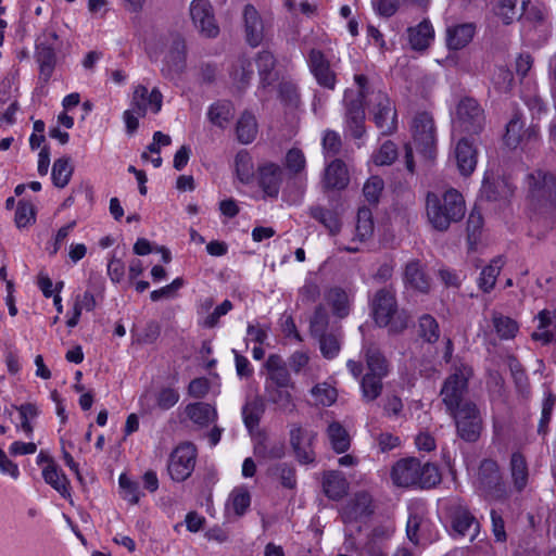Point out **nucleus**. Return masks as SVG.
I'll use <instances>...</instances> for the list:
<instances>
[{"instance_id": "obj_1", "label": "nucleus", "mask_w": 556, "mask_h": 556, "mask_svg": "<svg viewBox=\"0 0 556 556\" xmlns=\"http://www.w3.org/2000/svg\"><path fill=\"white\" fill-rule=\"evenodd\" d=\"M426 213L428 222L435 230L445 231L452 223H457L465 216L464 197L454 188L446 190L442 195L428 192Z\"/></svg>"}, {"instance_id": "obj_2", "label": "nucleus", "mask_w": 556, "mask_h": 556, "mask_svg": "<svg viewBox=\"0 0 556 556\" xmlns=\"http://www.w3.org/2000/svg\"><path fill=\"white\" fill-rule=\"evenodd\" d=\"M391 478L397 486L430 489L441 481L439 468L430 463L421 464L415 457L397 460L391 470Z\"/></svg>"}, {"instance_id": "obj_3", "label": "nucleus", "mask_w": 556, "mask_h": 556, "mask_svg": "<svg viewBox=\"0 0 556 556\" xmlns=\"http://www.w3.org/2000/svg\"><path fill=\"white\" fill-rule=\"evenodd\" d=\"M371 311L376 324L389 327L392 332H401L408 326L409 316L405 311H397L395 291L391 287L382 288L375 293Z\"/></svg>"}, {"instance_id": "obj_4", "label": "nucleus", "mask_w": 556, "mask_h": 556, "mask_svg": "<svg viewBox=\"0 0 556 556\" xmlns=\"http://www.w3.org/2000/svg\"><path fill=\"white\" fill-rule=\"evenodd\" d=\"M485 121L483 108L471 97L462 98L452 113L453 129L462 134H481L484 129Z\"/></svg>"}, {"instance_id": "obj_5", "label": "nucleus", "mask_w": 556, "mask_h": 556, "mask_svg": "<svg viewBox=\"0 0 556 556\" xmlns=\"http://www.w3.org/2000/svg\"><path fill=\"white\" fill-rule=\"evenodd\" d=\"M472 369L468 365L457 362L453 365L452 374L444 380L440 395L448 414L456 412L466 402L464 396L468 390V380Z\"/></svg>"}, {"instance_id": "obj_6", "label": "nucleus", "mask_w": 556, "mask_h": 556, "mask_svg": "<svg viewBox=\"0 0 556 556\" xmlns=\"http://www.w3.org/2000/svg\"><path fill=\"white\" fill-rule=\"evenodd\" d=\"M528 198L535 208L556 207V175L535 169L527 176Z\"/></svg>"}, {"instance_id": "obj_7", "label": "nucleus", "mask_w": 556, "mask_h": 556, "mask_svg": "<svg viewBox=\"0 0 556 556\" xmlns=\"http://www.w3.org/2000/svg\"><path fill=\"white\" fill-rule=\"evenodd\" d=\"M476 485L488 500L503 501L508 497V490L503 482L500 467L492 459L481 462L476 478Z\"/></svg>"}, {"instance_id": "obj_8", "label": "nucleus", "mask_w": 556, "mask_h": 556, "mask_svg": "<svg viewBox=\"0 0 556 556\" xmlns=\"http://www.w3.org/2000/svg\"><path fill=\"white\" fill-rule=\"evenodd\" d=\"M413 143L427 159H433L437 150V131L433 117L427 112L417 113L412 121Z\"/></svg>"}, {"instance_id": "obj_9", "label": "nucleus", "mask_w": 556, "mask_h": 556, "mask_svg": "<svg viewBox=\"0 0 556 556\" xmlns=\"http://www.w3.org/2000/svg\"><path fill=\"white\" fill-rule=\"evenodd\" d=\"M197 447L190 442L179 444L169 455L167 470L174 481L187 480L194 470Z\"/></svg>"}, {"instance_id": "obj_10", "label": "nucleus", "mask_w": 556, "mask_h": 556, "mask_svg": "<svg viewBox=\"0 0 556 556\" xmlns=\"http://www.w3.org/2000/svg\"><path fill=\"white\" fill-rule=\"evenodd\" d=\"M455 421L458 435L467 442H476L482 430L479 409L472 402H465L459 409L450 414Z\"/></svg>"}, {"instance_id": "obj_11", "label": "nucleus", "mask_w": 556, "mask_h": 556, "mask_svg": "<svg viewBox=\"0 0 556 556\" xmlns=\"http://www.w3.org/2000/svg\"><path fill=\"white\" fill-rule=\"evenodd\" d=\"M376 126L382 135H390L396 129L397 116L390 98L382 91L375 94V101L368 104Z\"/></svg>"}, {"instance_id": "obj_12", "label": "nucleus", "mask_w": 556, "mask_h": 556, "mask_svg": "<svg viewBox=\"0 0 556 556\" xmlns=\"http://www.w3.org/2000/svg\"><path fill=\"white\" fill-rule=\"evenodd\" d=\"M189 12L194 27L201 35L215 38L219 34V27L210 0H192Z\"/></svg>"}, {"instance_id": "obj_13", "label": "nucleus", "mask_w": 556, "mask_h": 556, "mask_svg": "<svg viewBox=\"0 0 556 556\" xmlns=\"http://www.w3.org/2000/svg\"><path fill=\"white\" fill-rule=\"evenodd\" d=\"M309 72L320 87L333 90L337 85V74L331 68L330 61L321 50L311 49L307 58Z\"/></svg>"}, {"instance_id": "obj_14", "label": "nucleus", "mask_w": 556, "mask_h": 556, "mask_svg": "<svg viewBox=\"0 0 556 556\" xmlns=\"http://www.w3.org/2000/svg\"><path fill=\"white\" fill-rule=\"evenodd\" d=\"M163 96L157 88L151 91L146 86L138 85L132 92L130 106L134 108L138 116H146L148 112L159 113L162 109Z\"/></svg>"}, {"instance_id": "obj_15", "label": "nucleus", "mask_w": 556, "mask_h": 556, "mask_svg": "<svg viewBox=\"0 0 556 556\" xmlns=\"http://www.w3.org/2000/svg\"><path fill=\"white\" fill-rule=\"evenodd\" d=\"M316 433L293 425L290 430V443L295 453L296 459L302 464H311L315 460V453L312 447Z\"/></svg>"}, {"instance_id": "obj_16", "label": "nucleus", "mask_w": 556, "mask_h": 556, "mask_svg": "<svg viewBox=\"0 0 556 556\" xmlns=\"http://www.w3.org/2000/svg\"><path fill=\"white\" fill-rule=\"evenodd\" d=\"M344 102L346 109V123L352 131V136L354 138H361L365 132V105H367V103L361 98H355L354 91L352 90L345 91Z\"/></svg>"}, {"instance_id": "obj_17", "label": "nucleus", "mask_w": 556, "mask_h": 556, "mask_svg": "<svg viewBox=\"0 0 556 556\" xmlns=\"http://www.w3.org/2000/svg\"><path fill=\"white\" fill-rule=\"evenodd\" d=\"M295 387L265 386L264 394L267 403L273 404L276 410L283 414H292L296 410L295 399L292 391Z\"/></svg>"}, {"instance_id": "obj_18", "label": "nucleus", "mask_w": 556, "mask_h": 556, "mask_svg": "<svg viewBox=\"0 0 556 556\" xmlns=\"http://www.w3.org/2000/svg\"><path fill=\"white\" fill-rule=\"evenodd\" d=\"M371 513V496L366 492H359L342 507L341 518L344 523H352L368 517Z\"/></svg>"}, {"instance_id": "obj_19", "label": "nucleus", "mask_w": 556, "mask_h": 556, "mask_svg": "<svg viewBox=\"0 0 556 556\" xmlns=\"http://www.w3.org/2000/svg\"><path fill=\"white\" fill-rule=\"evenodd\" d=\"M265 368L267 370L265 386L295 387V383L293 382L287 368L286 362L280 355H269L265 363Z\"/></svg>"}, {"instance_id": "obj_20", "label": "nucleus", "mask_w": 556, "mask_h": 556, "mask_svg": "<svg viewBox=\"0 0 556 556\" xmlns=\"http://www.w3.org/2000/svg\"><path fill=\"white\" fill-rule=\"evenodd\" d=\"M454 155L459 173L465 177L471 175L477 166L478 156L473 143L466 137L459 139L455 146Z\"/></svg>"}, {"instance_id": "obj_21", "label": "nucleus", "mask_w": 556, "mask_h": 556, "mask_svg": "<svg viewBox=\"0 0 556 556\" xmlns=\"http://www.w3.org/2000/svg\"><path fill=\"white\" fill-rule=\"evenodd\" d=\"M165 67L163 68L168 75L180 74L187 64V46L185 39L176 37L164 59Z\"/></svg>"}, {"instance_id": "obj_22", "label": "nucleus", "mask_w": 556, "mask_h": 556, "mask_svg": "<svg viewBox=\"0 0 556 556\" xmlns=\"http://www.w3.org/2000/svg\"><path fill=\"white\" fill-rule=\"evenodd\" d=\"M283 173L280 166L269 163L260 167V187L265 195L276 199L279 194Z\"/></svg>"}, {"instance_id": "obj_23", "label": "nucleus", "mask_w": 556, "mask_h": 556, "mask_svg": "<svg viewBox=\"0 0 556 556\" xmlns=\"http://www.w3.org/2000/svg\"><path fill=\"white\" fill-rule=\"evenodd\" d=\"M247 41L250 46H258L264 38V24L256 9L247 4L243 10Z\"/></svg>"}, {"instance_id": "obj_24", "label": "nucleus", "mask_w": 556, "mask_h": 556, "mask_svg": "<svg viewBox=\"0 0 556 556\" xmlns=\"http://www.w3.org/2000/svg\"><path fill=\"white\" fill-rule=\"evenodd\" d=\"M362 351L366 362V374L386 378L389 375L390 365L380 349L374 343H365Z\"/></svg>"}, {"instance_id": "obj_25", "label": "nucleus", "mask_w": 556, "mask_h": 556, "mask_svg": "<svg viewBox=\"0 0 556 556\" xmlns=\"http://www.w3.org/2000/svg\"><path fill=\"white\" fill-rule=\"evenodd\" d=\"M349 181V172L342 160L336 159L325 168L323 184L326 189L341 190Z\"/></svg>"}, {"instance_id": "obj_26", "label": "nucleus", "mask_w": 556, "mask_h": 556, "mask_svg": "<svg viewBox=\"0 0 556 556\" xmlns=\"http://www.w3.org/2000/svg\"><path fill=\"white\" fill-rule=\"evenodd\" d=\"M404 280L409 287L422 293H427L431 287L425 266L418 260H412L406 264Z\"/></svg>"}, {"instance_id": "obj_27", "label": "nucleus", "mask_w": 556, "mask_h": 556, "mask_svg": "<svg viewBox=\"0 0 556 556\" xmlns=\"http://www.w3.org/2000/svg\"><path fill=\"white\" fill-rule=\"evenodd\" d=\"M479 522L475 516L463 506L455 508L453 513V528L463 536L468 535L473 540L479 533Z\"/></svg>"}, {"instance_id": "obj_28", "label": "nucleus", "mask_w": 556, "mask_h": 556, "mask_svg": "<svg viewBox=\"0 0 556 556\" xmlns=\"http://www.w3.org/2000/svg\"><path fill=\"white\" fill-rule=\"evenodd\" d=\"M186 416L197 426L204 428L217 419L216 409L204 402L188 404L185 408Z\"/></svg>"}, {"instance_id": "obj_29", "label": "nucleus", "mask_w": 556, "mask_h": 556, "mask_svg": "<svg viewBox=\"0 0 556 556\" xmlns=\"http://www.w3.org/2000/svg\"><path fill=\"white\" fill-rule=\"evenodd\" d=\"M255 63L258 68L260 84L263 88L271 86L277 79L275 71L276 59L271 52L264 50L258 52Z\"/></svg>"}, {"instance_id": "obj_30", "label": "nucleus", "mask_w": 556, "mask_h": 556, "mask_svg": "<svg viewBox=\"0 0 556 556\" xmlns=\"http://www.w3.org/2000/svg\"><path fill=\"white\" fill-rule=\"evenodd\" d=\"M530 0H497L495 14L506 25L518 20L525 12Z\"/></svg>"}, {"instance_id": "obj_31", "label": "nucleus", "mask_w": 556, "mask_h": 556, "mask_svg": "<svg viewBox=\"0 0 556 556\" xmlns=\"http://www.w3.org/2000/svg\"><path fill=\"white\" fill-rule=\"evenodd\" d=\"M509 469L514 489L517 492H522L529 481V469L527 460L521 453L515 452L511 454Z\"/></svg>"}, {"instance_id": "obj_32", "label": "nucleus", "mask_w": 556, "mask_h": 556, "mask_svg": "<svg viewBox=\"0 0 556 556\" xmlns=\"http://www.w3.org/2000/svg\"><path fill=\"white\" fill-rule=\"evenodd\" d=\"M42 477L49 485H51L63 497H68L70 481L63 470L54 463L50 462L42 470Z\"/></svg>"}, {"instance_id": "obj_33", "label": "nucleus", "mask_w": 556, "mask_h": 556, "mask_svg": "<svg viewBox=\"0 0 556 556\" xmlns=\"http://www.w3.org/2000/svg\"><path fill=\"white\" fill-rule=\"evenodd\" d=\"M58 49H35V59L38 63V79L42 85H47L54 72L56 65Z\"/></svg>"}, {"instance_id": "obj_34", "label": "nucleus", "mask_w": 556, "mask_h": 556, "mask_svg": "<svg viewBox=\"0 0 556 556\" xmlns=\"http://www.w3.org/2000/svg\"><path fill=\"white\" fill-rule=\"evenodd\" d=\"M325 494L331 500H340L349 489V482L340 471H329L325 473L323 480Z\"/></svg>"}, {"instance_id": "obj_35", "label": "nucleus", "mask_w": 556, "mask_h": 556, "mask_svg": "<svg viewBox=\"0 0 556 556\" xmlns=\"http://www.w3.org/2000/svg\"><path fill=\"white\" fill-rule=\"evenodd\" d=\"M475 35L472 24L454 25L446 30V42L450 49L458 50L468 45Z\"/></svg>"}, {"instance_id": "obj_36", "label": "nucleus", "mask_w": 556, "mask_h": 556, "mask_svg": "<svg viewBox=\"0 0 556 556\" xmlns=\"http://www.w3.org/2000/svg\"><path fill=\"white\" fill-rule=\"evenodd\" d=\"M233 114L235 109L232 103L227 100H222L213 103L208 108L207 118L213 125L225 128L232 119Z\"/></svg>"}, {"instance_id": "obj_37", "label": "nucleus", "mask_w": 556, "mask_h": 556, "mask_svg": "<svg viewBox=\"0 0 556 556\" xmlns=\"http://www.w3.org/2000/svg\"><path fill=\"white\" fill-rule=\"evenodd\" d=\"M491 321L501 340L514 339L519 330V325L515 319L496 311L492 312Z\"/></svg>"}, {"instance_id": "obj_38", "label": "nucleus", "mask_w": 556, "mask_h": 556, "mask_svg": "<svg viewBox=\"0 0 556 556\" xmlns=\"http://www.w3.org/2000/svg\"><path fill=\"white\" fill-rule=\"evenodd\" d=\"M253 74V62L245 56H239L233 62L230 71L232 81L239 89H243L249 85Z\"/></svg>"}, {"instance_id": "obj_39", "label": "nucleus", "mask_w": 556, "mask_h": 556, "mask_svg": "<svg viewBox=\"0 0 556 556\" xmlns=\"http://www.w3.org/2000/svg\"><path fill=\"white\" fill-rule=\"evenodd\" d=\"M433 38V28L428 21H422L416 27L408 28V39L414 50H425Z\"/></svg>"}, {"instance_id": "obj_40", "label": "nucleus", "mask_w": 556, "mask_h": 556, "mask_svg": "<svg viewBox=\"0 0 556 556\" xmlns=\"http://www.w3.org/2000/svg\"><path fill=\"white\" fill-rule=\"evenodd\" d=\"M251 505V494L249 490L243 486L235 488L229 494L226 508L232 510L237 517L243 516Z\"/></svg>"}, {"instance_id": "obj_41", "label": "nucleus", "mask_w": 556, "mask_h": 556, "mask_svg": "<svg viewBox=\"0 0 556 556\" xmlns=\"http://www.w3.org/2000/svg\"><path fill=\"white\" fill-rule=\"evenodd\" d=\"M236 134L242 144L251 143L257 135L255 116L249 112H244L237 122Z\"/></svg>"}, {"instance_id": "obj_42", "label": "nucleus", "mask_w": 556, "mask_h": 556, "mask_svg": "<svg viewBox=\"0 0 556 556\" xmlns=\"http://www.w3.org/2000/svg\"><path fill=\"white\" fill-rule=\"evenodd\" d=\"M309 215L312 218L319 222L331 235L339 232L341 228V222L338 214L326 207L316 205L309 208Z\"/></svg>"}, {"instance_id": "obj_43", "label": "nucleus", "mask_w": 556, "mask_h": 556, "mask_svg": "<svg viewBox=\"0 0 556 556\" xmlns=\"http://www.w3.org/2000/svg\"><path fill=\"white\" fill-rule=\"evenodd\" d=\"M372 213L367 207H361L357 212L354 241L365 242L374 235Z\"/></svg>"}, {"instance_id": "obj_44", "label": "nucleus", "mask_w": 556, "mask_h": 556, "mask_svg": "<svg viewBox=\"0 0 556 556\" xmlns=\"http://www.w3.org/2000/svg\"><path fill=\"white\" fill-rule=\"evenodd\" d=\"M384 377L365 374L362 376L359 386L365 402L377 400L383 390L382 379Z\"/></svg>"}, {"instance_id": "obj_45", "label": "nucleus", "mask_w": 556, "mask_h": 556, "mask_svg": "<svg viewBox=\"0 0 556 556\" xmlns=\"http://www.w3.org/2000/svg\"><path fill=\"white\" fill-rule=\"evenodd\" d=\"M327 435L337 453H344L350 448V435L340 422H331L328 426Z\"/></svg>"}, {"instance_id": "obj_46", "label": "nucleus", "mask_w": 556, "mask_h": 556, "mask_svg": "<svg viewBox=\"0 0 556 556\" xmlns=\"http://www.w3.org/2000/svg\"><path fill=\"white\" fill-rule=\"evenodd\" d=\"M523 121L518 113L506 125V132L504 135V142L508 148L516 149L523 142Z\"/></svg>"}, {"instance_id": "obj_47", "label": "nucleus", "mask_w": 556, "mask_h": 556, "mask_svg": "<svg viewBox=\"0 0 556 556\" xmlns=\"http://www.w3.org/2000/svg\"><path fill=\"white\" fill-rule=\"evenodd\" d=\"M430 522L418 513H412L406 525L407 538L414 544H418L425 533L428 531Z\"/></svg>"}, {"instance_id": "obj_48", "label": "nucleus", "mask_w": 556, "mask_h": 556, "mask_svg": "<svg viewBox=\"0 0 556 556\" xmlns=\"http://www.w3.org/2000/svg\"><path fill=\"white\" fill-rule=\"evenodd\" d=\"M503 264V258L498 256L492 260L490 265L482 269L478 280L480 289H482L484 292H490L493 289Z\"/></svg>"}, {"instance_id": "obj_49", "label": "nucleus", "mask_w": 556, "mask_h": 556, "mask_svg": "<svg viewBox=\"0 0 556 556\" xmlns=\"http://www.w3.org/2000/svg\"><path fill=\"white\" fill-rule=\"evenodd\" d=\"M73 166L70 163V157H60L54 161L52 166V181L55 187L64 188L72 175H73Z\"/></svg>"}, {"instance_id": "obj_50", "label": "nucleus", "mask_w": 556, "mask_h": 556, "mask_svg": "<svg viewBox=\"0 0 556 556\" xmlns=\"http://www.w3.org/2000/svg\"><path fill=\"white\" fill-rule=\"evenodd\" d=\"M285 444L280 441H264L255 445L254 454L256 457L271 460L279 459L285 455Z\"/></svg>"}, {"instance_id": "obj_51", "label": "nucleus", "mask_w": 556, "mask_h": 556, "mask_svg": "<svg viewBox=\"0 0 556 556\" xmlns=\"http://www.w3.org/2000/svg\"><path fill=\"white\" fill-rule=\"evenodd\" d=\"M314 404L317 406H330L338 396L337 390L327 382L317 383L311 390Z\"/></svg>"}, {"instance_id": "obj_52", "label": "nucleus", "mask_w": 556, "mask_h": 556, "mask_svg": "<svg viewBox=\"0 0 556 556\" xmlns=\"http://www.w3.org/2000/svg\"><path fill=\"white\" fill-rule=\"evenodd\" d=\"M354 84L356 86L354 97L366 101L367 105L371 104V102L375 101V94L378 93L379 90H376L369 77L365 74H355Z\"/></svg>"}, {"instance_id": "obj_53", "label": "nucleus", "mask_w": 556, "mask_h": 556, "mask_svg": "<svg viewBox=\"0 0 556 556\" xmlns=\"http://www.w3.org/2000/svg\"><path fill=\"white\" fill-rule=\"evenodd\" d=\"M418 332L427 342L434 343L440 337L439 324L434 317L425 314L419 318Z\"/></svg>"}, {"instance_id": "obj_54", "label": "nucleus", "mask_w": 556, "mask_h": 556, "mask_svg": "<svg viewBox=\"0 0 556 556\" xmlns=\"http://www.w3.org/2000/svg\"><path fill=\"white\" fill-rule=\"evenodd\" d=\"M328 300L332 306L333 313L343 318L349 314V296L341 288H332L328 293Z\"/></svg>"}, {"instance_id": "obj_55", "label": "nucleus", "mask_w": 556, "mask_h": 556, "mask_svg": "<svg viewBox=\"0 0 556 556\" xmlns=\"http://www.w3.org/2000/svg\"><path fill=\"white\" fill-rule=\"evenodd\" d=\"M262 413L263 407L258 399H254L245 403L242 407V417L244 425L249 430H253L258 426Z\"/></svg>"}, {"instance_id": "obj_56", "label": "nucleus", "mask_w": 556, "mask_h": 556, "mask_svg": "<svg viewBox=\"0 0 556 556\" xmlns=\"http://www.w3.org/2000/svg\"><path fill=\"white\" fill-rule=\"evenodd\" d=\"M396 159V146L390 140H387L371 156L372 162L378 166L391 165Z\"/></svg>"}, {"instance_id": "obj_57", "label": "nucleus", "mask_w": 556, "mask_h": 556, "mask_svg": "<svg viewBox=\"0 0 556 556\" xmlns=\"http://www.w3.org/2000/svg\"><path fill=\"white\" fill-rule=\"evenodd\" d=\"M329 324V316L326 308L321 305L317 306L309 321L311 334L316 338L326 333Z\"/></svg>"}, {"instance_id": "obj_58", "label": "nucleus", "mask_w": 556, "mask_h": 556, "mask_svg": "<svg viewBox=\"0 0 556 556\" xmlns=\"http://www.w3.org/2000/svg\"><path fill=\"white\" fill-rule=\"evenodd\" d=\"M36 213L35 206L30 202H26L21 200L17 203L16 212H15V224L18 228L27 227L28 225L35 223Z\"/></svg>"}, {"instance_id": "obj_59", "label": "nucleus", "mask_w": 556, "mask_h": 556, "mask_svg": "<svg viewBox=\"0 0 556 556\" xmlns=\"http://www.w3.org/2000/svg\"><path fill=\"white\" fill-rule=\"evenodd\" d=\"M279 98L280 100L290 108H298L301 102L299 89L295 84L291 81H281L279 84Z\"/></svg>"}, {"instance_id": "obj_60", "label": "nucleus", "mask_w": 556, "mask_h": 556, "mask_svg": "<svg viewBox=\"0 0 556 556\" xmlns=\"http://www.w3.org/2000/svg\"><path fill=\"white\" fill-rule=\"evenodd\" d=\"M21 416V428L26 433V435L30 437L33 434V426L30 424V419H34L38 416L39 409L33 403H25L21 406L15 407Z\"/></svg>"}, {"instance_id": "obj_61", "label": "nucleus", "mask_w": 556, "mask_h": 556, "mask_svg": "<svg viewBox=\"0 0 556 556\" xmlns=\"http://www.w3.org/2000/svg\"><path fill=\"white\" fill-rule=\"evenodd\" d=\"M384 187L383 180L379 176H371L364 185L363 194L367 202L376 204Z\"/></svg>"}, {"instance_id": "obj_62", "label": "nucleus", "mask_w": 556, "mask_h": 556, "mask_svg": "<svg viewBox=\"0 0 556 556\" xmlns=\"http://www.w3.org/2000/svg\"><path fill=\"white\" fill-rule=\"evenodd\" d=\"M319 341L320 352L326 358H333L340 351V342L333 333H324L316 337Z\"/></svg>"}, {"instance_id": "obj_63", "label": "nucleus", "mask_w": 556, "mask_h": 556, "mask_svg": "<svg viewBox=\"0 0 556 556\" xmlns=\"http://www.w3.org/2000/svg\"><path fill=\"white\" fill-rule=\"evenodd\" d=\"M122 496L130 504H137L140 498L139 485L137 482L130 480L126 475H121L118 479Z\"/></svg>"}, {"instance_id": "obj_64", "label": "nucleus", "mask_w": 556, "mask_h": 556, "mask_svg": "<svg viewBox=\"0 0 556 556\" xmlns=\"http://www.w3.org/2000/svg\"><path fill=\"white\" fill-rule=\"evenodd\" d=\"M319 286L312 280H306L303 287L299 289L298 303H301L303 305H311L315 303L319 299Z\"/></svg>"}]
</instances>
